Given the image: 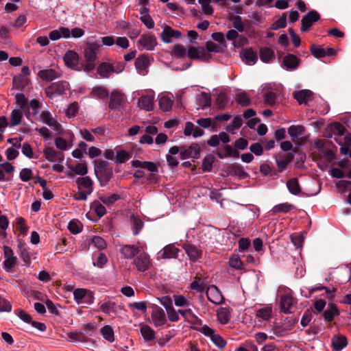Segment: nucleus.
<instances>
[{
    "label": "nucleus",
    "instance_id": "f257e3e1",
    "mask_svg": "<svg viewBox=\"0 0 351 351\" xmlns=\"http://www.w3.org/2000/svg\"><path fill=\"white\" fill-rule=\"evenodd\" d=\"M95 174L101 186H105L113 176L112 168L109 167V162L106 160H95Z\"/></svg>",
    "mask_w": 351,
    "mask_h": 351
},
{
    "label": "nucleus",
    "instance_id": "f03ea898",
    "mask_svg": "<svg viewBox=\"0 0 351 351\" xmlns=\"http://www.w3.org/2000/svg\"><path fill=\"white\" fill-rule=\"evenodd\" d=\"M101 44L97 42L88 43L84 48V54L86 64L84 66V71L90 72L95 68L97 53L101 47Z\"/></svg>",
    "mask_w": 351,
    "mask_h": 351
},
{
    "label": "nucleus",
    "instance_id": "7ed1b4c3",
    "mask_svg": "<svg viewBox=\"0 0 351 351\" xmlns=\"http://www.w3.org/2000/svg\"><path fill=\"white\" fill-rule=\"evenodd\" d=\"M320 19V14L314 10L309 11L303 16L301 20V31L307 32L310 29L314 23Z\"/></svg>",
    "mask_w": 351,
    "mask_h": 351
},
{
    "label": "nucleus",
    "instance_id": "20e7f679",
    "mask_svg": "<svg viewBox=\"0 0 351 351\" xmlns=\"http://www.w3.org/2000/svg\"><path fill=\"white\" fill-rule=\"evenodd\" d=\"M187 56L191 60L203 61H208L211 58L210 54L207 53L203 47H195L193 46H191L188 49Z\"/></svg>",
    "mask_w": 351,
    "mask_h": 351
},
{
    "label": "nucleus",
    "instance_id": "39448f33",
    "mask_svg": "<svg viewBox=\"0 0 351 351\" xmlns=\"http://www.w3.org/2000/svg\"><path fill=\"white\" fill-rule=\"evenodd\" d=\"M63 60L66 66L73 70L81 71L82 67L84 66L79 64V55L73 50L67 51L63 57Z\"/></svg>",
    "mask_w": 351,
    "mask_h": 351
},
{
    "label": "nucleus",
    "instance_id": "423d86ee",
    "mask_svg": "<svg viewBox=\"0 0 351 351\" xmlns=\"http://www.w3.org/2000/svg\"><path fill=\"white\" fill-rule=\"evenodd\" d=\"M305 131L304 126L301 125H291L288 128V134L291 137V140L296 145L300 146L305 143V138L304 137H300L302 136Z\"/></svg>",
    "mask_w": 351,
    "mask_h": 351
},
{
    "label": "nucleus",
    "instance_id": "0eeeda50",
    "mask_svg": "<svg viewBox=\"0 0 351 351\" xmlns=\"http://www.w3.org/2000/svg\"><path fill=\"white\" fill-rule=\"evenodd\" d=\"M125 97L123 93L112 92L110 97L109 108L112 110H121L125 104Z\"/></svg>",
    "mask_w": 351,
    "mask_h": 351
},
{
    "label": "nucleus",
    "instance_id": "6e6552de",
    "mask_svg": "<svg viewBox=\"0 0 351 351\" xmlns=\"http://www.w3.org/2000/svg\"><path fill=\"white\" fill-rule=\"evenodd\" d=\"M3 254L5 261H3V267L5 271H10L16 265L17 258L14 256L13 250L7 245L3 246Z\"/></svg>",
    "mask_w": 351,
    "mask_h": 351
},
{
    "label": "nucleus",
    "instance_id": "1a4fd4ad",
    "mask_svg": "<svg viewBox=\"0 0 351 351\" xmlns=\"http://www.w3.org/2000/svg\"><path fill=\"white\" fill-rule=\"evenodd\" d=\"M206 293L208 300L215 304H221L224 301L223 295L215 285L209 286Z\"/></svg>",
    "mask_w": 351,
    "mask_h": 351
},
{
    "label": "nucleus",
    "instance_id": "9d476101",
    "mask_svg": "<svg viewBox=\"0 0 351 351\" xmlns=\"http://www.w3.org/2000/svg\"><path fill=\"white\" fill-rule=\"evenodd\" d=\"M150 64L149 57L148 54H141L136 59L134 65L138 73L145 75L147 73V68Z\"/></svg>",
    "mask_w": 351,
    "mask_h": 351
},
{
    "label": "nucleus",
    "instance_id": "9b49d317",
    "mask_svg": "<svg viewBox=\"0 0 351 351\" xmlns=\"http://www.w3.org/2000/svg\"><path fill=\"white\" fill-rule=\"evenodd\" d=\"M133 263L141 272L147 271L150 265L149 256L146 253H139L134 258Z\"/></svg>",
    "mask_w": 351,
    "mask_h": 351
},
{
    "label": "nucleus",
    "instance_id": "f8f14e48",
    "mask_svg": "<svg viewBox=\"0 0 351 351\" xmlns=\"http://www.w3.org/2000/svg\"><path fill=\"white\" fill-rule=\"evenodd\" d=\"M296 303L295 299L291 294L282 295L280 300V311L284 313H291V308L296 304Z\"/></svg>",
    "mask_w": 351,
    "mask_h": 351
},
{
    "label": "nucleus",
    "instance_id": "ddd939ff",
    "mask_svg": "<svg viewBox=\"0 0 351 351\" xmlns=\"http://www.w3.org/2000/svg\"><path fill=\"white\" fill-rule=\"evenodd\" d=\"M43 154L45 158L49 162H62L64 160V154L57 152L53 147L46 146L43 149Z\"/></svg>",
    "mask_w": 351,
    "mask_h": 351
},
{
    "label": "nucleus",
    "instance_id": "4468645a",
    "mask_svg": "<svg viewBox=\"0 0 351 351\" xmlns=\"http://www.w3.org/2000/svg\"><path fill=\"white\" fill-rule=\"evenodd\" d=\"M151 317L152 322L156 327L161 326L167 322L165 311L158 306L153 310Z\"/></svg>",
    "mask_w": 351,
    "mask_h": 351
},
{
    "label": "nucleus",
    "instance_id": "2eb2a0df",
    "mask_svg": "<svg viewBox=\"0 0 351 351\" xmlns=\"http://www.w3.org/2000/svg\"><path fill=\"white\" fill-rule=\"evenodd\" d=\"M180 250L173 243L167 245L159 252L158 256L160 258H177Z\"/></svg>",
    "mask_w": 351,
    "mask_h": 351
},
{
    "label": "nucleus",
    "instance_id": "dca6fc26",
    "mask_svg": "<svg viewBox=\"0 0 351 351\" xmlns=\"http://www.w3.org/2000/svg\"><path fill=\"white\" fill-rule=\"evenodd\" d=\"M180 156L182 160L189 158H199L200 156V147L198 144L193 143L188 148L182 151Z\"/></svg>",
    "mask_w": 351,
    "mask_h": 351
},
{
    "label": "nucleus",
    "instance_id": "f3484780",
    "mask_svg": "<svg viewBox=\"0 0 351 351\" xmlns=\"http://www.w3.org/2000/svg\"><path fill=\"white\" fill-rule=\"evenodd\" d=\"M182 34L178 30L172 29L170 26L166 25L160 34V39L165 43H171V38H180Z\"/></svg>",
    "mask_w": 351,
    "mask_h": 351
},
{
    "label": "nucleus",
    "instance_id": "a211bd4d",
    "mask_svg": "<svg viewBox=\"0 0 351 351\" xmlns=\"http://www.w3.org/2000/svg\"><path fill=\"white\" fill-rule=\"evenodd\" d=\"M182 247L191 261L195 262L202 256V251L198 249L195 245L190 243H184L182 245Z\"/></svg>",
    "mask_w": 351,
    "mask_h": 351
},
{
    "label": "nucleus",
    "instance_id": "6ab92c4d",
    "mask_svg": "<svg viewBox=\"0 0 351 351\" xmlns=\"http://www.w3.org/2000/svg\"><path fill=\"white\" fill-rule=\"evenodd\" d=\"M40 120L50 127H53L55 130L59 132L61 129V125L52 117L49 111H43L40 115Z\"/></svg>",
    "mask_w": 351,
    "mask_h": 351
},
{
    "label": "nucleus",
    "instance_id": "aec40b11",
    "mask_svg": "<svg viewBox=\"0 0 351 351\" xmlns=\"http://www.w3.org/2000/svg\"><path fill=\"white\" fill-rule=\"evenodd\" d=\"M17 253L26 265H29L31 263L29 254L27 252L25 242L23 239L17 240Z\"/></svg>",
    "mask_w": 351,
    "mask_h": 351
},
{
    "label": "nucleus",
    "instance_id": "412c9836",
    "mask_svg": "<svg viewBox=\"0 0 351 351\" xmlns=\"http://www.w3.org/2000/svg\"><path fill=\"white\" fill-rule=\"evenodd\" d=\"M138 44L143 46L147 50L152 51L154 47L157 45L156 38L154 35H145L143 34L141 36L138 40Z\"/></svg>",
    "mask_w": 351,
    "mask_h": 351
},
{
    "label": "nucleus",
    "instance_id": "4be33fe9",
    "mask_svg": "<svg viewBox=\"0 0 351 351\" xmlns=\"http://www.w3.org/2000/svg\"><path fill=\"white\" fill-rule=\"evenodd\" d=\"M76 184L77 185L79 190L85 189V191H86L87 194L92 193V192L93 191V182L90 177L82 176V177L78 178L76 180Z\"/></svg>",
    "mask_w": 351,
    "mask_h": 351
},
{
    "label": "nucleus",
    "instance_id": "5701e85b",
    "mask_svg": "<svg viewBox=\"0 0 351 351\" xmlns=\"http://www.w3.org/2000/svg\"><path fill=\"white\" fill-rule=\"evenodd\" d=\"M120 253L127 259H132L140 253V250L134 245H124L120 249Z\"/></svg>",
    "mask_w": 351,
    "mask_h": 351
},
{
    "label": "nucleus",
    "instance_id": "b1692460",
    "mask_svg": "<svg viewBox=\"0 0 351 351\" xmlns=\"http://www.w3.org/2000/svg\"><path fill=\"white\" fill-rule=\"evenodd\" d=\"M178 313L187 321L193 325L202 326V321L199 319L192 311L191 308L186 310H178Z\"/></svg>",
    "mask_w": 351,
    "mask_h": 351
},
{
    "label": "nucleus",
    "instance_id": "393cba45",
    "mask_svg": "<svg viewBox=\"0 0 351 351\" xmlns=\"http://www.w3.org/2000/svg\"><path fill=\"white\" fill-rule=\"evenodd\" d=\"M38 76L44 81L51 82L60 77V72L53 69H46L39 71Z\"/></svg>",
    "mask_w": 351,
    "mask_h": 351
},
{
    "label": "nucleus",
    "instance_id": "a878e982",
    "mask_svg": "<svg viewBox=\"0 0 351 351\" xmlns=\"http://www.w3.org/2000/svg\"><path fill=\"white\" fill-rule=\"evenodd\" d=\"M241 57L248 64H254L258 60L257 53L252 48L243 49L241 52Z\"/></svg>",
    "mask_w": 351,
    "mask_h": 351
},
{
    "label": "nucleus",
    "instance_id": "bb28decb",
    "mask_svg": "<svg viewBox=\"0 0 351 351\" xmlns=\"http://www.w3.org/2000/svg\"><path fill=\"white\" fill-rule=\"evenodd\" d=\"M131 165L133 167L135 168H144L147 169L149 171L151 172H158V167L157 165L150 161H141L138 160H134L131 162Z\"/></svg>",
    "mask_w": 351,
    "mask_h": 351
},
{
    "label": "nucleus",
    "instance_id": "cd10ccee",
    "mask_svg": "<svg viewBox=\"0 0 351 351\" xmlns=\"http://www.w3.org/2000/svg\"><path fill=\"white\" fill-rule=\"evenodd\" d=\"M138 106L141 109L150 111L154 106V97L150 95H143L138 100Z\"/></svg>",
    "mask_w": 351,
    "mask_h": 351
},
{
    "label": "nucleus",
    "instance_id": "c85d7f7f",
    "mask_svg": "<svg viewBox=\"0 0 351 351\" xmlns=\"http://www.w3.org/2000/svg\"><path fill=\"white\" fill-rule=\"evenodd\" d=\"M300 60L295 55L289 53L283 58V64L287 69H295L300 64Z\"/></svg>",
    "mask_w": 351,
    "mask_h": 351
},
{
    "label": "nucleus",
    "instance_id": "c756f323",
    "mask_svg": "<svg viewBox=\"0 0 351 351\" xmlns=\"http://www.w3.org/2000/svg\"><path fill=\"white\" fill-rule=\"evenodd\" d=\"M140 332L145 342H150L156 337L155 331L147 324L141 325Z\"/></svg>",
    "mask_w": 351,
    "mask_h": 351
},
{
    "label": "nucleus",
    "instance_id": "7c9ffc66",
    "mask_svg": "<svg viewBox=\"0 0 351 351\" xmlns=\"http://www.w3.org/2000/svg\"><path fill=\"white\" fill-rule=\"evenodd\" d=\"M97 73L104 78H108L111 73H114V67L110 63L102 62L97 67Z\"/></svg>",
    "mask_w": 351,
    "mask_h": 351
},
{
    "label": "nucleus",
    "instance_id": "2f4dec72",
    "mask_svg": "<svg viewBox=\"0 0 351 351\" xmlns=\"http://www.w3.org/2000/svg\"><path fill=\"white\" fill-rule=\"evenodd\" d=\"M313 93L309 90H302L295 91L293 93V97L298 101L300 104H304L311 99Z\"/></svg>",
    "mask_w": 351,
    "mask_h": 351
},
{
    "label": "nucleus",
    "instance_id": "473e14b6",
    "mask_svg": "<svg viewBox=\"0 0 351 351\" xmlns=\"http://www.w3.org/2000/svg\"><path fill=\"white\" fill-rule=\"evenodd\" d=\"M339 315V311L335 304H330L328 308L323 313V317L326 322H332L334 317Z\"/></svg>",
    "mask_w": 351,
    "mask_h": 351
},
{
    "label": "nucleus",
    "instance_id": "72a5a7b5",
    "mask_svg": "<svg viewBox=\"0 0 351 351\" xmlns=\"http://www.w3.org/2000/svg\"><path fill=\"white\" fill-rule=\"evenodd\" d=\"M348 344L347 339L343 335H335L332 339V345L333 349L336 351H340Z\"/></svg>",
    "mask_w": 351,
    "mask_h": 351
},
{
    "label": "nucleus",
    "instance_id": "f704fd0d",
    "mask_svg": "<svg viewBox=\"0 0 351 351\" xmlns=\"http://www.w3.org/2000/svg\"><path fill=\"white\" fill-rule=\"evenodd\" d=\"M229 171L232 175L238 176L240 179H244L248 176L240 164H232L229 167Z\"/></svg>",
    "mask_w": 351,
    "mask_h": 351
},
{
    "label": "nucleus",
    "instance_id": "c9c22d12",
    "mask_svg": "<svg viewBox=\"0 0 351 351\" xmlns=\"http://www.w3.org/2000/svg\"><path fill=\"white\" fill-rule=\"evenodd\" d=\"M29 83V79L21 75L15 76L13 78L14 87L21 90H22L24 88L27 86Z\"/></svg>",
    "mask_w": 351,
    "mask_h": 351
},
{
    "label": "nucleus",
    "instance_id": "e433bc0d",
    "mask_svg": "<svg viewBox=\"0 0 351 351\" xmlns=\"http://www.w3.org/2000/svg\"><path fill=\"white\" fill-rule=\"evenodd\" d=\"M69 85V83L66 81H60L52 83L50 88L57 95H63L65 93V90L68 88Z\"/></svg>",
    "mask_w": 351,
    "mask_h": 351
},
{
    "label": "nucleus",
    "instance_id": "4c0bfd02",
    "mask_svg": "<svg viewBox=\"0 0 351 351\" xmlns=\"http://www.w3.org/2000/svg\"><path fill=\"white\" fill-rule=\"evenodd\" d=\"M287 186L289 192L293 195H299L301 192V188L297 178L289 179L287 182Z\"/></svg>",
    "mask_w": 351,
    "mask_h": 351
},
{
    "label": "nucleus",
    "instance_id": "58836bf2",
    "mask_svg": "<svg viewBox=\"0 0 351 351\" xmlns=\"http://www.w3.org/2000/svg\"><path fill=\"white\" fill-rule=\"evenodd\" d=\"M274 58L273 49L267 47H261L260 48V58L263 62H269Z\"/></svg>",
    "mask_w": 351,
    "mask_h": 351
},
{
    "label": "nucleus",
    "instance_id": "ea45409f",
    "mask_svg": "<svg viewBox=\"0 0 351 351\" xmlns=\"http://www.w3.org/2000/svg\"><path fill=\"white\" fill-rule=\"evenodd\" d=\"M228 102V98L226 94L220 93L217 95L215 101L214 102V108L218 110H223Z\"/></svg>",
    "mask_w": 351,
    "mask_h": 351
},
{
    "label": "nucleus",
    "instance_id": "a19ab883",
    "mask_svg": "<svg viewBox=\"0 0 351 351\" xmlns=\"http://www.w3.org/2000/svg\"><path fill=\"white\" fill-rule=\"evenodd\" d=\"M130 221L134 235L138 234L144 226V222L139 217L134 215L131 216Z\"/></svg>",
    "mask_w": 351,
    "mask_h": 351
},
{
    "label": "nucleus",
    "instance_id": "79ce46f5",
    "mask_svg": "<svg viewBox=\"0 0 351 351\" xmlns=\"http://www.w3.org/2000/svg\"><path fill=\"white\" fill-rule=\"evenodd\" d=\"M190 288L196 290L199 293H204L206 289V284L201 278L196 276L194 280L191 283Z\"/></svg>",
    "mask_w": 351,
    "mask_h": 351
},
{
    "label": "nucleus",
    "instance_id": "37998d69",
    "mask_svg": "<svg viewBox=\"0 0 351 351\" xmlns=\"http://www.w3.org/2000/svg\"><path fill=\"white\" fill-rule=\"evenodd\" d=\"M16 104L20 107V109L23 112L29 110L28 100L23 93H17L15 96Z\"/></svg>",
    "mask_w": 351,
    "mask_h": 351
},
{
    "label": "nucleus",
    "instance_id": "c03bdc74",
    "mask_svg": "<svg viewBox=\"0 0 351 351\" xmlns=\"http://www.w3.org/2000/svg\"><path fill=\"white\" fill-rule=\"evenodd\" d=\"M197 101L199 102V105L202 107V109L210 107L211 106V97L210 96L205 93L202 92L197 97Z\"/></svg>",
    "mask_w": 351,
    "mask_h": 351
},
{
    "label": "nucleus",
    "instance_id": "a18cd8bd",
    "mask_svg": "<svg viewBox=\"0 0 351 351\" xmlns=\"http://www.w3.org/2000/svg\"><path fill=\"white\" fill-rule=\"evenodd\" d=\"M69 168L74 172V173L84 176L88 173V168L86 162L77 164L75 167L69 165Z\"/></svg>",
    "mask_w": 351,
    "mask_h": 351
},
{
    "label": "nucleus",
    "instance_id": "49530a36",
    "mask_svg": "<svg viewBox=\"0 0 351 351\" xmlns=\"http://www.w3.org/2000/svg\"><path fill=\"white\" fill-rule=\"evenodd\" d=\"M294 208L295 207L293 205H292L288 202H285V203H282V204L274 206L273 207V208L271 209V211L274 213H287Z\"/></svg>",
    "mask_w": 351,
    "mask_h": 351
},
{
    "label": "nucleus",
    "instance_id": "de8ad7c7",
    "mask_svg": "<svg viewBox=\"0 0 351 351\" xmlns=\"http://www.w3.org/2000/svg\"><path fill=\"white\" fill-rule=\"evenodd\" d=\"M263 97L264 99V102L270 106H273L276 104V100L277 95H276V93L274 91H272V90L265 91L263 95Z\"/></svg>",
    "mask_w": 351,
    "mask_h": 351
},
{
    "label": "nucleus",
    "instance_id": "09e8293b",
    "mask_svg": "<svg viewBox=\"0 0 351 351\" xmlns=\"http://www.w3.org/2000/svg\"><path fill=\"white\" fill-rule=\"evenodd\" d=\"M101 334L102 337L109 342L114 341V331L112 328L109 325H106L101 328Z\"/></svg>",
    "mask_w": 351,
    "mask_h": 351
},
{
    "label": "nucleus",
    "instance_id": "8fccbe9b",
    "mask_svg": "<svg viewBox=\"0 0 351 351\" xmlns=\"http://www.w3.org/2000/svg\"><path fill=\"white\" fill-rule=\"evenodd\" d=\"M23 114L20 110H13L10 114V126H16L21 123Z\"/></svg>",
    "mask_w": 351,
    "mask_h": 351
},
{
    "label": "nucleus",
    "instance_id": "3c124183",
    "mask_svg": "<svg viewBox=\"0 0 351 351\" xmlns=\"http://www.w3.org/2000/svg\"><path fill=\"white\" fill-rule=\"evenodd\" d=\"M287 12L283 13L281 16L271 25V29L277 30L280 28H285L287 26Z\"/></svg>",
    "mask_w": 351,
    "mask_h": 351
},
{
    "label": "nucleus",
    "instance_id": "603ef678",
    "mask_svg": "<svg viewBox=\"0 0 351 351\" xmlns=\"http://www.w3.org/2000/svg\"><path fill=\"white\" fill-rule=\"evenodd\" d=\"M215 161V157L211 155H207L202 161V169L204 172H210L212 170L213 163Z\"/></svg>",
    "mask_w": 351,
    "mask_h": 351
},
{
    "label": "nucleus",
    "instance_id": "864d4df0",
    "mask_svg": "<svg viewBox=\"0 0 351 351\" xmlns=\"http://www.w3.org/2000/svg\"><path fill=\"white\" fill-rule=\"evenodd\" d=\"M217 318L222 324H227L230 319V312L228 309L221 308L217 313Z\"/></svg>",
    "mask_w": 351,
    "mask_h": 351
},
{
    "label": "nucleus",
    "instance_id": "5fc2aeb1",
    "mask_svg": "<svg viewBox=\"0 0 351 351\" xmlns=\"http://www.w3.org/2000/svg\"><path fill=\"white\" fill-rule=\"evenodd\" d=\"M229 265L237 270H241L243 268V263L241 258L237 255H233L229 260Z\"/></svg>",
    "mask_w": 351,
    "mask_h": 351
},
{
    "label": "nucleus",
    "instance_id": "6e6d98bb",
    "mask_svg": "<svg viewBox=\"0 0 351 351\" xmlns=\"http://www.w3.org/2000/svg\"><path fill=\"white\" fill-rule=\"evenodd\" d=\"M172 104V100L166 96H162L159 99V106L163 111H169L171 110Z\"/></svg>",
    "mask_w": 351,
    "mask_h": 351
},
{
    "label": "nucleus",
    "instance_id": "4d7b16f0",
    "mask_svg": "<svg viewBox=\"0 0 351 351\" xmlns=\"http://www.w3.org/2000/svg\"><path fill=\"white\" fill-rule=\"evenodd\" d=\"M236 101L242 106H248L251 104V100L245 92L237 95Z\"/></svg>",
    "mask_w": 351,
    "mask_h": 351
},
{
    "label": "nucleus",
    "instance_id": "13d9d810",
    "mask_svg": "<svg viewBox=\"0 0 351 351\" xmlns=\"http://www.w3.org/2000/svg\"><path fill=\"white\" fill-rule=\"evenodd\" d=\"M310 51L316 58H321L326 56V49L318 47L315 45H312L310 47Z\"/></svg>",
    "mask_w": 351,
    "mask_h": 351
},
{
    "label": "nucleus",
    "instance_id": "bf43d9fd",
    "mask_svg": "<svg viewBox=\"0 0 351 351\" xmlns=\"http://www.w3.org/2000/svg\"><path fill=\"white\" fill-rule=\"evenodd\" d=\"M88 289L77 288L73 291V298L77 304H82V300L86 298Z\"/></svg>",
    "mask_w": 351,
    "mask_h": 351
},
{
    "label": "nucleus",
    "instance_id": "052dcab7",
    "mask_svg": "<svg viewBox=\"0 0 351 351\" xmlns=\"http://www.w3.org/2000/svg\"><path fill=\"white\" fill-rule=\"evenodd\" d=\"M173 53L178 58H184L186 55V49L180 44H176L173 47Z\"/></svg>",
    "mask_w": 351,
    "mask_h": 351
},
{
    "label": "nucleus",
    "instance_id": "680f3d73",
    "mask_svg": "<svg viewBox=\"0 0 351 351\" xmlns=\"http://www.w3.org/2000/svg\"><path fill=\"white\" fill-rule=\"evenodd\" d=\"M131 158V155L125 150L117 152L115 162L117 163H123Z\"/></svg>",
    "mask_w": 351,
    "mask_h": 351
},
{
    "label": "nucleus",
    "instance_id": "e2e57ef3",
    "mask_svg": "<svg viewBox=\"0 0 351 351\" xmlns=\"http://www.w3.org/2000/svg\"><path fill=\"white\" fill-rule=\"evenodd\" d=\"M93 96L97 99H103L108 97V91L103 87H96L92 91Z\"/></svg>",
    "mask_w": 351,
    "mask_h": 351
},
{
    "label": "nucleus",
    "instance_id": "0e129e2a",
    "mask_svg": "<svg viewBox=\"0 0 351 351\" xmlns=\"http://www.w3.org/2000/svg\"><path fill=\"white\" fill-rule=\"evenodd\" d=\"M115 306V302L109 300L100 304V310L106 314H110L111 311H114Z\"/></svg>",
    "mask_w": 351,
    "mask_h": 351
},
{
    "label": "nucleus",
    "instance_id": "69168bd1",
    "mask_svg": "<svg viewBox=\"0 0 351 351\" xmlns=\"http://www.w3.org/2000/svg\"><path fill=\"white\" fill-rule=\"evenodd\" d=\"M69 230L73 234L80 233L82 230V226L79 221L72 220L68 224Z\"/></svg>",
    "mask_w": 351,
    "mask_h": 351
},
{
    "label": "nucleus",
    "instance_id": "338daca9",
    "mask_svg": "<svg viewBox=\"0 0 351 351\" xmlns=\"http://www.w3.org/2000/svg\"><path fill=\"white\" fill-rule=\"evenodd\" d=\"M91 243L99 250H104L107 246L106 241L99 236H94Z\"/></svg>",
    "mask_w": 351,
    "mask_h": 351
},
{
    "label": "nucleus",
    "instance_id": "774afa93",
    "mask_svg": "<svg viewBox=\"0 0 351 351\" xmlns=\"http://www.w3.org/2000/svg\"><path fill=\"white\" fill-rule=\"evenodd\" d=\"M271 314V308L269 307H265L258 309L256 311V315L263 319H268Z\"/></svg>",
    "mask_w": 351,
    "mask_h": 351
}]
</instances>
